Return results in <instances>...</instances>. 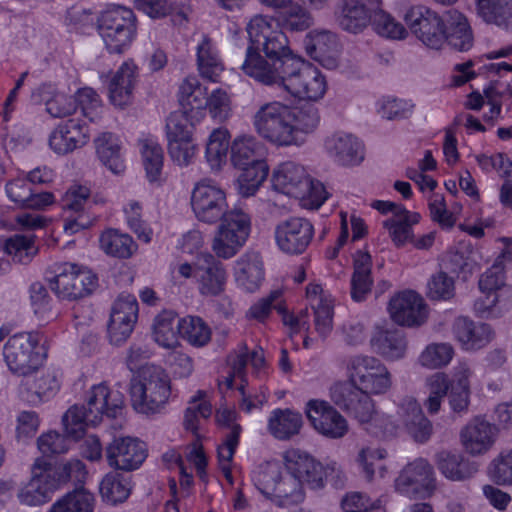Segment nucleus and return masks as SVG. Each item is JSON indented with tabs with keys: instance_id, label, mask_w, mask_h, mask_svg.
I'll use <instances>...</instances> for the list:
<instances>
[{
	"instance_id": "3c124183",
	"label": "nucleus",
	"mask_w": 512,
	"mask_h": 512,
	"mask_svg": "<svg viewBox=\"0 0 512 512\" xmlns=\"http://www.w3.org/2000/svg\"><path fill=\"white\" fill-rule=\"evenodd\" d=\"M212 414V405L205 399V392L199 390L188 402L184 411L183 426L185 430L198 436L200 419H207Z\"/></svg>"
},
{
	"instance_id": "5701e85b",
	"label": "nucleus",
	"mask_w": 512,
	"mask_h": 512,
	"mask_svg": "<svg viewBox=\"0 0 512 512\" xmlns=\"http://www.w3.org/2000/svg\"><path fill=\"white\" fill-rule=\"evenodd\" d=\"M89 139L86 124L80 119L71 118L60 123L49 137V146L57 154L64 155L84 146Z\"/></svg>"
},
{
	"instance_id": "f257e3e1",
	"label": "nucleus",
	"mask_w": 512,
	"mask_h": 512,
	"mask_svg": "<svg viewBox=\"0 0 512 512\" xmlns=\"http://www.w3.org/2000/svg\"><path fill=\"white\" fill-rule=\"evenodd\" d=\"M349 381L335 383L330 389L332 402L359 423L372 419L374 402L369 394H384L391 385V374L377 358L355 355L346 360Z\"/></svg>"
},
{
	"instance_id": "9b49d317",
	"label": "nucleus",
	"mask_w": 512,
	"mask_h": 512,
	"mask_svg": "<svg viewBox=\"0 0 512 512\" xmlns=\"http://www.w3.org/2000/svg\"><path fill=\"white\" fill-rule=\"evenodd\" d=\"M55 293L68 300H77L90 295L97 287V277L90 270L73 263L58 267V273L50 281Z\"/></svg>"
},
{
	"instance_id": "6ab92c4d",
	"label": "nucleus",
	"mask_w": 512,
	"mask_h": 512,
	"mask_svg": "<svg viewBox=\"0 0 512 512\" xmlns=\"http://www.w3.org/2000/svg\"><path fill=\"white\" fill-rule=\"evenodd\" d=\"M388 312L392 321L400 326H420L427 318L423 298L414 291L394 295L388 303Z\"/></svg>"
},
{
	"instance_id": "f03ea898",
	"label": "nucleus",
	"mask_w": 512,
	"mask_h": 512,
	"mask_svg": "<svg viewBox=\"0 0 512 512\" xmlns=\"http://www.w3.org/2000/svg\"><path fill=\"white\" fill-rule=\"evenodd\" d=\"M250 46L246 51L241 70L255 81L273 86L287 66L300 57L289 47L287 36L281 30H273L269 21L261 16H254L247 25Z\"/></svg>"
},
{
	"instance_id": "ea45409f",
	"label": "nucleus",
	"mask_w": 512,
	"mask_h": 512,
	"mask_svg": "<svg viewBox=\"0 0 512 512\" xmlns=\"http://www.w3.org/2000/svg\"><path fill=\"white\" fill-rule=\"evenodd\" d=\"M197 65L200 75L218 81L224 67L210 38L204 36L197 46Z\"/></svg>"
},
{
	"instance_id": "b1692460",
	"label": "nucleus",
	"mask_w": 512,
	"mask_h": 512,
	"mask_svg": "<svg viewBox=\"0 0 512 512\" xmlns=\"http://www.w3.org/2000/svg\"><path fill=\"white\" fill-rule=\"evenodd\" d=\"M455 339L465 350H479L488 345L494 332L486 323H475L468 317H457L452 326Z\"/></svg>"
},
{
	"instance_id": "603ef678",
	"label": "nucleus",
	"mask_w": 512,
	"mask_h": 512,
	"mask_svg": "<svg viewBox=\"0 0 512 512\" xmlns=\"http://www.w3.org/2000/svg\"><path fill=\"white\" fill-rule=\"evenodd\" d=\"M290 112L297 139H303L302 134L314 132L320 123L319 110L313 104L306 103L299 107L290 108Z\"/></svg>"
},
{
	"instance_id": "39448f33",
	"label": "nucleus",
	"mask_w": 512,
	"mask_h": 512,
	"mask_svg": "<svg viewBox=\"0 0 512 512\" xmlns=\"http://www.w3.org/2000/svg\"><path fill=\"white\" fill-rule=\"evenodd\" d=\"M290 107L274 101L263 104L253 116L255 131L263 139L277 146L299 145L294 133Z\"/></svg>"
},
{
	"instance_id": "864d4df0",
	"label": "nucleus",
	"mask_w": 512,
	"mask_h": 512,
	"mask_svg": "<svg viewBox=\"0 0 512 512\" xmlns=\"http://www.w3.org/2000/svg\"><path fill=\"white\" fill-rule=\"evenodd\" d=\"M140 143L142 162L148 180L161 181L164 159L161 146L151 139L142 140Z\"/></svg>"
},
{
	"instance_id": "1a4fd4ad",
	"label": "nucleus",
	"mask_w": 512,
	"mask_h": 512,
	"mask_svg": "<svg viewBox=\"0 0 512 512\" xmlns=\"http://www.w3.org/2000/svg\"><path fill=\"white\" fill-rule=\"evenodd\" d=\"M40 335L37 332L17 333L4 346V359L10 371L27 378L37 372L42 355L37 351Z\"/></svg>"
},
{
	"instance_id": "423d86ee",
	"label": "nucleus",
	"mask_w": 512,
	"mask_h": 512,
	"mask_svg": "<svg viewBox=\"0 0 512 512\" xmlns=\"http://www.w3.org/2000/svg\"><path fill=\"white\" fill-rule=\"evenodd\" d=\"M133 408L143 414H154L167 403L170 395L168 376L159 368L142 369L139 379L134 380L130 387Z\"/></svg>"
},
{
	"instance_id": "4be33fe9",
	"label": "nucleus",
	"mask_w": 512,
	"mask_h": 512,
	"mask_svg": "<svg viewBox=\"0 0 512 512\" xmlns=\"http://www.w3.org/2000/svg\"><path fill=\"white\" fill-rule=\"evenodd\" d=\"M287 473L306 482L313 489L322 488V464L307 452L300 449H288L283 453Z\"/></svg>"
},
{
	"instance_id": "cd10ccee",
	"label": "nucleus",
	"mask_w": 512,
	"mask_h": 512,
	"mask_svg": "<svg viewBox=\"0 0 512 512\" xmlns=\"http://www.w3.org/2000/svg\"><path fill=\"white\" fill-rule=\"evenodd\" d=\"M137 80V67L132 61L124 62L110 80V101L119 107L129 104Z\"/></svg>"
},
{
	"instance_id": "a211bd4d",
	"label": "nucleus",
	"mask_w": 512,
	"mask_h": 512,
	"mask_svg": "<svg viewBox=\"0 0 512 512\" xmlns=\"http://www.w3.org/2000/svg\"><path fill=\"white\" fill-rule=\"evenodd\" d=\"M138 318V303L132 295H122L114 302L108 324L111 343L119 345L131 335Z\"/></svg>"
},
{
	"instance_id": "2eb2a0df",
	"label": "nucleus",
	"mask_w": 512,
	"mask_h": 512,
	"mask_svg": "<svg viewBox=\"0 0 512 512\" xmlns=\"http://www.w3.org/2000/svg\"><path fill=\"white\" fill-rule=\"evenodd\" d=\"M306 415L312 427L328 439H341L349 431L346 418L326 401L310 400L306 405Z\"/></svg>"
},
{
	"instance_id": "473e14b6",
	"label": "nucleus",
	"mask_w": 512,
	"mask_h": 512,
	"mask_svg": "<svg viewBox=\"0 0 512 512\" xmlns=\"http://www.w3.org/2000/svg\"><path fill=\"white\" fill-rule=\"evenodd\" d=\"M445 41L455 50L465 52L472 48L474 38L467 18L458 11L449 14Z\"/></svg>"
},
{
	"instance_id": "4c0bfd02",
	"label": "nucleus",
	"mask_w": 512,
	"mask_h": 512,
	"mask_svg": "<svg viewBox=\"0 0 512 512\" xmlns=\"http://www.w3.org/2000/svg\"><path fill=\"white\" fill-rule=\"evenodd\" d=\"M101 249L109 256L128 259L137 251V244L132 237L116 229L104 231L99 239Z\"/></svg>"
},
{
	"instance_id": "49530a36",
	"label": "nucleus",
	"mask_w": 512,
	"mask_h": 512,
	"mask_svg": "<svg viewBox=\"0 0 512 512\" xmlns=\"http://www.w3.org/2000/svg\"><path fill=\"white\" fill-rule=\"evenodd\" d=\"M368 13L360 0H341L339 24L349 32L358 33L368 23Z\"/></svg>"
},
{
	"instance_id": "6e6552de",
	"label": "nucleus",
	"mask_w": 512,
	"mask_h": 512,
	"mask_svg": "<svg viewBox=\"0 0 512 512\" xmlns=\"http://www.w3.org/2000/svg\"><path fill=\"white\" fill-rule=\"evenodd\" d=\"M98 30L109 52L120 54L135 37L136 17L131 9L112 7L101 14Z\"/></svg>"
},
{
	"instance_id": "13d9d810",
	"label": "nucleus",
	"mask_w": 512,
	"mask_h": 512,
	"mask_svg": "<svg viewBox=\"0 0 512 512\" xmlns=\"http://www.w3.org/2000/svg\"><path fill=\"white\" fill-rule=\"evenodd\" d=\"M454 356V348L449 343L429 344L419 355L418 362L428 369H440L447 366Z\"/></svg>"
},
{
	"instance_id": "09e8293b",
	"label": "nucleus",
	"mask_w": 512,
	"mask_h": 512,
	"mask_svg": "<svg viewBox=\"0 0 512 512\" xmlns=\"http://www.w3.org/2000/svg\"><path fill=\"white\" fill-rule=\"evenodd\" d=\"M229 131L225 128L214 129L207 141L205 156L213 170H219L226 163L229 148Z\"/></svg>"
},
{
	"instance_id": "58836bf2",
	"label": "nucleus",
	"mask_w": 512,
	"mask_h": 512,
	"mask_svg": "<svg viewBox=\"0 0 512 512\" xmlns=\"http://www.w3.org/2000/svg\"><path fill=\"white\" fill-rule=\"evenodd\" d=\"M420 215L406 211L392 215L383 222V227L388 230L389 236L396 247H402L413 241L412 226L419 222Z\"/></svg>"
},
{
	"instance_id": "bb28decb",
	"label": "nucleus",
	"mask_w": 512,
	"mask_h": 512,
	"mask_svg": "<svg viewBox=\"0 0 512 512\" xmlns=\"http://www.w3.org/2000/svg\"><path fill=\"white\" fill-rule=\"evenodd\" d=\"M325 147L329 154L344 166L357 165L364 158L361 143L350 134L336 133L328 137Z\"/></svg>"
},
{
	"instance_id": "c9c22d12",
	"label": "nucleus",
	"mask_w": 512,
	"mask_h": 512,
	"mask_svg": "<svg viewBox=\"0 0 512 512\" xmlns=\"http://www.w3.org/2000/svg\"><path fill=\"white\" fill-rule=\"evenodd\" d=\"M263 144L252 135H239L231 143V162L237 168L253 164L263 156Z\"/></svg>"
},
{
	"instance_id": "37998d69",
	"label": "nucleus",
	"mask_w": 512,
	"mask_h": 512,
	"mask_svg": "<svg viewBox=\"0 0 512 512\" xmlns=\"http://www.w3.org/2000/svg\"><path fill=\"white\" fill-rule=\"evenodd\" d=\"M274 494L270 501L280 508L298 505L305 499L303 482L288 473L283 474Z\"/></svg>"
},
{
	"instance_id": "774afa93",
	"label": "nucleus",
	"mask_w": 512,
	"mask_h": 512,
	"mask_svg": "<svg viewBox=\"0 0 512 512\" xmlns=\"http://www.w3.org/2000/svg\"><path fill=\"white\" fill-rule=\"evenodd\" d=\"M30 300L34 313L39 318L46 320L56 316L52 307V299L43 284L35 282L30 286Z\"/></svg>"
},
{
	"instance_id": "72a5a7b5",
	"label": "nucleus",
	"mask_w": 512,
	"mask_h": 512,
	"mask_svg": "<svg viewBox=\"0 0 512 512\" xmlns=\"http://www.w3.org/2000/svg\"><path fill=\"white\" fill-rule=\"evenodd\" d=\"M370 342L378 354L392 361L404 357L407 349L405 336L398 330H379Z\"/></svg>"
},
{
	"instance_id": "a18cd8bd",
	"label": "nucleus",
	"mask_w": 512,
	"mask_h": 512,
	"mask_svg": "<svg viewBox=\"0 0 512 512\" xmlns=\"http://www.w3.org/2000/svg\"><path fill=\"white\" fill-rule=\"evenodd\" d=\"M237 168L241 170L238 176L239 193L245 197L254 195L269 173V167L263 159Z\"/></svg>"
},
{
	"instance_id": "f704fd0d",
	"label": "nucleus",
	"mask_w": 512,
	"mask_h": 512,
	"mask_svg": "<svg viewBox=\"0 0 512 512\" xmlns=\"http://www.w3.org/2000/svg\"><path fill=\"white\" fill-rule=\"evenodd\" d=\"M476 12L488 24L512 28V0H476Z\"/></svg>"
},
{
	"instance_id": "c85d7f7f",
	"label": "nucleus",
	"mask_w": 512,
	"mask_h": 512,
	"mask_svg": "<svg viewBox=\"0 0 512 512\" xmlns=\"http://www.w3.org/2000/svg\"><path fill=\"white\" fill-rule=\"evenodd\" d=\"M353 268L350 288L351 298L355 302H362L371 293L373 285L370 254L361 250L356 251L353 256Z\"/></svg>"
},
{
	"instance_id": "4468645a",
	"label": "nucleus",
	"mask_w": 512,
	"mask_h": 512,
	"mask_svg": "<svg viewBox=\"0 0 512 512\" xmlns=\"http://www.w3.org/2000/svg\"><path fill=\"white\" fill-rule=\"evenodd\" d=\"M396 490L409 498H425L435 488L433 468L423 458L407 464L395 481Z\"/></svg>"
},
{
	"instance_id": "a878e982",
	"label": "nucleus",
	"mask_w": 512,
	"mask_h": 512,
	"mask_svg": "<svg viewBox=\"0 0 512 512\" xmlns=\"http://www.w3.org/2000/svg\"><path fill=\"white\" fill-rule=\"evenodd\" d=\"M306 51L311 58L327 69L338 66V43L335 35L329 31L311 32L305 42Z\"/></svg>"
},
{
	"instance_id": "79ce46f5",
	"label": "nucleus",
	"mask_w": 512,
	"mask_h": 512,
	"mask_svg": "<svg viewBox=\"0 0 512 512\" xmlns=\"http://www.w3.org/2000/svg\"><path fill=\"white\" fill-rule=\"evenodd\" d=\"M283 474L282 466L278 461H266L255 469L252 480L258 491L266 499L271 500Z\"/></svg>"
},
{
	"instance_id": "c03bdc74",
	"label": "nucleus",
	"mask_w": 512,
	"mask_h": 512,
	"mask_svg": "<svg viewBox=\"0 0 512 512\" xmlns=\"http://www.w3.org/2000/svg\"><path fill=\"white\" fill-rule=\"evenodd\" d=\"M438 469L448 479L461 481L470 478L476 468L465 461L460 454L441 451L436 455Z\"/></svg>"
},
{
	"instance_id": "2f4dec72",
	"label": "nucleus",
	"mask_w": 512,
	"mask_h": 512,
	"mask_svg": "<svg viewBox=\"0 0 512 512\" xmlns=\"http://www.w3.org/2000/svg\"><path fill=\"white\" fill-rule=\"evenodd\" d=\"M180 320L172 311L159 313L152 325L154 341L164 348H176L179 344Z\"/></svg>"
},
{
	"instance_id": "aec40b11",
	"label": "nucleus",
	"mask_w": 512,
	"mask_h": 512,
	"mask_svg": "<svg viewBox=\"0 0 512 512\" xmlns=\"http://www.w3.org/2000/svg\"><path fill=\"white\" fill-rule=\"evenodd\" d=\"M106 457L109 466L118 470L132 471L139 468L146 459V445L131 437L116 438L107 446Z\"/></svg>"
},
{
	"instance_id": "6e6d98bb",
	"label": "nucleus",
	"mask_w": 512,
	"mask_h": 512,
	"mask_svg": "<svg viewBox=\"0 0 512 512\" xmlns=\"http://www.w3.org/2000/svg\"><path fill=\"white\" fill-rule=\"evenodd\" d=\"M31 474L51 497L52 493L63 485L58 463L52 464L44 458H37L31 467Z\"/></svg>"
},
{
	"instance_id": "e433bc0d",
	"label": "nucleus",
	"mask_w": 512,
	"mask_h": 512,
	"mask_svg": "<svg viewBox=\"0 0 512 512\" xmlns=\"http://www.w3.org/2000/svg\"><path fill=\"white\" fill-rule=\"evenodd\" d=\"M451 385L449 376L444 372H435L426 377L425 388L428 396L423 405L430 415H435L440 411L444 398L449 401Z\"/></svg>"
},
{
	"instance_id": "393cba45",
	"label": "nucleus",
	"mask_w": 512,
	"mask_h": 512,
	"mask_svg": "<svg viewBox=\"0 0 512 512\" xmlns=\"http://www.w3.org/2000/svg\"><path fill=\"white\" fill-rule=\"evenodd\" d=\"M473 370L466 362H459L454 366L452 377H449L451 393L449 395V407L453 413L462 415L467 413L470 405L471 385L470 378Z\"/></svg>"
},
{
	"instance_id": "a19ab883",
	"label": "nucleus",
	"mask_w": 512,
	"mask_h": 512,
	"mask_svg": "<svg viewBox=\"0 0 512 512\" xmlns=\"http://www.w3.org/2000/svg\"><path fill=\"white\" fill-rule=\"evenodd\" d=\"M94 142L101 162L115 174L123 172L125 165L121 159L119 139L114 134L105 132Z\"/></svg>"
},
{
	"instance_id": "e2e57ef3",
	"label": "nucleus",
	"mask_w": 512,
	"mask_h": 512,
	"mask_svg": "<svg viewBox=\"0 0 512 512\" xmlns=\"http://www.w3.org/2000/svg\"><path fill=\"white\" fill-rule=\"evenodd\" d=\"M370 18L373 29L377 34L391 39H402L405 37L406 30L403 25L383 9L375 10Z\"/></svg>"
},
{
	"instance_id": "69168bd1",
	"label": "nucleus",
	"mask_w": 512,
	"mask_h": 512,
	"mask_svg": "<svg viewBox=\"0 0 512 512\" xmlns=\"http://www.w3.org/2000/svg\"><path fill=\"white\" fill-rule=\"evenodd\" d=\"M455 294L454 279L446 272L439 271L427 283V296L431 300H449Z\"/></svg>"
},
{
	"instance_id": "4d7b16f0",
	"label": "nucleus",
	"mask_w": 512,
	"mask_h": 512,
	"mask_svg": "<svg viewBox=\"0 0 512 512\" xmlns=\"http://www.w3.org/2000/svg\"><path fill=\"white\" fill-rule=\"evenodd\" d=\"M129 482L118 473H108L100 483L102 498L111 504L125 501L130 494Z\"/></svg>"
},
{
	"instance_id": "5fc2aeb1",
	"label": "nucleus",
	"mask_w": 512,
	"mask_h": 512,
	"mask_svg": "<svg viewBox=\"0 0 512 512\" xmlns=\"http://www.w3.org/2000/svg\"><path fill=\"white\" fill-rule=\"evenodd\" d=\"M5 251L13 261L27 264L38 253L34 235L15 234L5 241Z\"/></svg>"
},
{
	"instance_id": "7c9ffc66",
	"label": "nucleus",
	"mask_w": 512,
	"mask_h": 512,
	"mask_svg": "<svg viewBox=\"0 0 512 512\" xmlns=\"http://www.w3.org/2000/svg\"><path fill=\"white\" fill-rule=\"evenodd\" d=\"M303 425L300 413L290 409H275L268 420V431L277 440H289L299 434Z\"/></svg>"
},
{
	"instance_id": "052dcab7",
	"label": "nucleus",
	"mask_w": 512,
	"mask_h": 512,
	"mask_svg": "<svg viewBox=\"0 0 512 512\" xmlns=\"http://www.w3.org/2000/svg\"><path fill=\"white\" fill-rule=\"evenodd\" d=\"M279 21L288 30L303 31L312 26L313 17L303 6L291 1L280 12Z\"/></svg>"
},
{
	"instance_id": "680f3d73",
	"label": "nucleus",
	"mask_w": 512,
	"mask_h": 512,
	"mask_svg": "<svg viewBox=\"0 0 512 512\" xmlns=\"http://www.w3.org/2000/svg\"><path fill=\"white\" fill-rule=\"evenodd\" d=\"M507 254H509V252L504 250L502 254L496 258L494 264L481 274L478 281L481 292L490 295L505 287L503 258H505Z\"/></svg>"
},
{
	"instance_id": "338daca9",
	"label": "nucleus",
	"mask_w": 512,
	"mask_h": 512,
	"mask_svg": "<svg viewBox=\"0 0 512 512\" xmlns=\"http://www.w3.org/2000/svg\"><path fill=\"white\" fill-rule=\"evenodd\" d=\"M17 499L20 504L33 507L47 503L51 497L31 474L30 480L18 489Z\"/></svg>"
},
{
	"instance_id": "20e7f679",
	"label": "nucleus",
	"mask_w": 512,
	"mask_h": 512,
	"mask_svg": "<svg viewBox=\"0 0 512 512\" xmlns=\"http://www.w3.org/2000/svg\"><path fill=\"white\" fill-rule=\"evenodd\" d=\"M273 188L303 201L310 209H318L328 198L324 185L311 178L305 168L292 161L278 166L272 176Z\"/></svg>"
},
{
	"instance_id": "c756f323",
	"label": "nucleus",
	"mask_w": 512,
	"mask_h": 512,
	"mask_svg": "<svg viewBox=\"0 0 512 512\" xmlns=\"http://www.w3.org/2000/svg\"><path fill=\"white\" fill-rule=\"evenodd\" d=\"M263 276V262L258 253H246L237 260L235 279L247 291L256 290L263 280Z\"/></svg>"
},
{
	"instance_id": "0e129e2a",
	"label": "nucleus",
	"mask_w": 512,
	"mask_h": 512,
	"mask_svg": "<svg viewBox=\"0 0 512 512\" xmlns=\"http://www.w3.org/2000/svg\"><path fill=\"white\" fill-rule=\"evenodd\" d=\"M488 475L497 485L512 484V450L501 452L490 462Z\"/></svg>"
},
{
	"instance_id": "0eeeda50",
	"label": "nucleus",
	"mask_w": 512,
	"mask_h": 512,
	"mask_svg": "<svg viewBox=\"0 0 512 512\" xmlns=\"http://www.w3.org/2000/svg\"><path fill=\"white\" fill-rule=\"evenodd\" d=\"M273 86L283 88L294 97L317 101L327 90L324 75L301 58L287 66V70L276 78Z\"/></svg>"
},
{
	"instance_id": "412c9836",
	"label": "nucleus",
	"mask_w": 512,
	"mask_h": 512,
	"mask_svg": "<svg viewBox=\"0 0 512 512\" xmlns=\"http://www.w3.org/2000/svg\"><path fill=\"white\" fill-rule=\"evenodd\" d=\"M498 429L494 424L477 416L472 418L460 431V442L471 456L486 454L494 445Z\"/></svg>"
},
{
	"instance_id": "f8f14e48",
	"label": "nucleus",
	"mask_w": 512,
	"mask_h": 512,
	"mask_svg": "<svg viewBox=\"0 0 512 512\" xmlns=\"http://www.w3.org/2000/svg\"><path fill=\"white\" fill-rule=\"evenodd\" d=\"M191 207L195 217L203 223L215 224L228 210L226 192L211 180L198 182L191 194Z\"/></svg>"
},
{
	"instance_id": "dca6fc26",
	"label": "nucleus",
	"mask_w": 512,
	"mask_h": 512,
	"mask_svg": "<svg viewBox=\"0 0 512 512\" xmlns=\"http://www.w3.org/2000/svg\"><path fill=\"white\" fill-rule=\"evenodd\" d=\"M314 235L312 223L301 217H291L275 228L278 247L287 254H301L311 243Z\"/></svg>"
},
{
	"instance_id": "de8ad7c7",
	"label": "nucleus",
	"mask_w": 512,
	"mask_h": 512,
	"mask_svg": "<svg viewBox=\"0 0 512 512\" xmlns=\"http://www.w3.org/2000/svg\"><path fill=\"white\" fill-rule=\"evenodd\" d=\"M93 508V494L78 488L59 498L47 512H92Z\"/></svg>"
},
{
	"instance_id": "8fccbe9b",
	"label": "nucleus",
	"mask_w": 512,
	"mask_h": 512,
	"mask_svg": "<svg viewBox=\"0 0 512 512\" xmlns=\"http://www.w3.org/2000/svg\"><path fill=\"white\" fill-rule=\"evenodd\" d=\"M180 335L194 347L206 346L212 336L211 328L198 316H187L180 320Z\"/></svg>"
},
{
	"instance_id": "9d476101",
	"label": "nucleus",
	"mask_w": 512,
	"mask_h": 512,
	"mask_svg": "<svg viewBox=\"0 0 512 512\" xmlns=\"http://www.w3.org/2000/svg\"><path fill=\"white\" fill-rule=\"evenodd\" d=\"M212 242L219 258L233 257L246 242L251 228L250 216L240 208L231 209L222 217Z\"/></svg>"
},
{
	"instance_id": "f3484780",
	"label": "nucleus",
	"mask_w": 512,
	"mask_h": 512,
	"mask_svg": "<svg viewBox=\"0 0 512 512\" xmlns=\"http://www.w3.org/2000/svg\"><path fill=\"white\" fill-rule=\"evenodd\" d=\"M195 280L202 296H219L225 290L227 272L223 263L212 254L201 253L195 261Z\"/></svg>"
},
{
	"instance_id": "bf43d9fd",
	"label": "nucleus",
	"mask_w": 512,
	"mask_h": 512,
	"mask_svg": "<svg viewBox=\"0 0 512 512\" xmlns=\"http://www.w3.org/2000/svg\"><path fill=\"white\" fill-rule=\"evenodd\" d=\"M21 387L28 393L37 396L39 400H42L43 397L54 395L58 391L60 384L55 373L47 372L42 373L38 377H33L32 374L27 378H23Z\"/></svg>"
},
{
	"instance_id": "ddd939ff",
	"label": "nucleus",
	"mask_w": 512,
	"mask_h": 512,
	"mask_svg": "<svg viewBox=\"0 0 512 512\" xmlns=\"http://www.w3.org/2000/svg\"><path fill=\"white\" fill-rule=\"evenodd\" d=\"M404 21L412 33L427 47L439 49L444 44L445 22L430 8L422 5L412 6L405 13Z\"/></svg>"
},
{
	"instance_id": "7ed1b4c3",
	"label": "nucleus",
	"mask_w": 512,
	"mask_h": 512,
	"mask_svg": "<svg viewBox=\"0 0 512 512\" xmlns=\"http://www.w3.org/2000/svg\"><path fill=\"white\" fill-rule=\"evenodd\" d=\"M123 395L104 384L91 388L86 405L72 406L62 418L68 433L82 430L83 425L96 426L103 417L117 418L123 409Z\"/></svg>"
}]
</instances>
